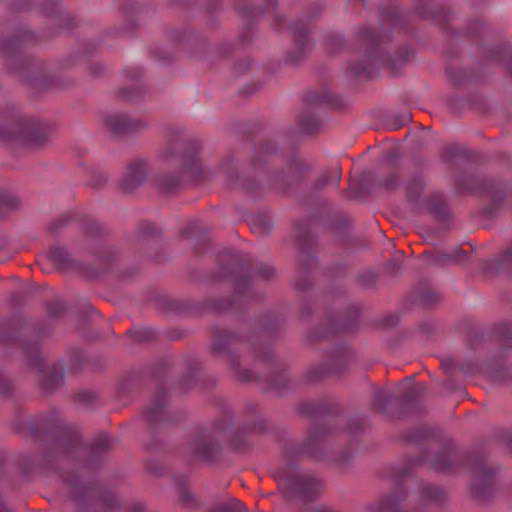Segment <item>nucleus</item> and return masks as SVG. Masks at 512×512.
Wrapping results in <instances>:
<instances>
[{"instance_id":"9d476101","label":"nucleus","mask_w":512,"mask_h":512,"mask_svg":"<svg viewBox=\"0 0 512 512\" xmlns=\"http://www.w3.org/2000/svg\"><path fill=\"white\" fill-rule=\"evenodd\" d=\"M327 432L328 429L325 425H315L309 432L304 444L301 447H297L294 453L297 455L318 457L320 455V446Z\"/></svg>"},{"instance_id":"09e8293b","label":"nucleus","mask_w":512,"mask_h":512,"mask_svg":"<svg viewBox=\"0 0 512 512\" xmlns=\"http://www.w3.org/2000/svg\"><path fill=\"white\" fill-rule=\"evenodd\" d=\"M249 280L246 278L238 277L235 280V290L237 294H241L248 286Z\"/></svg>"},{"instance_id":"49530a36","label":"nucleus","mask_w":512,"mask_h":512,"mask_svg":"<svg viewBox=\"0 0 512 512\" xmlns=\"http://www.w3.org/2000/svg\"><path fill=\"white\" fill-rule=\"evenodd\" d=\"M12 391V384L0 374V395H9Z\"/></svg>"},{"instance_id":"e2e57ef3","label":"nucleus","mask_w":512,"mask_h":512,"mask_svg":"<svg viewBox=\"0 0 512 512\" xmlns=\"http://www.w3.org/2000/svg\"><path fill=\"white\" fill-rule=\"evenodd\" d=\"M132 92L130 89H121L117 92V97L119 99H128L129 94Z\"/></svg>"},{"instance_id":"69168bd1","label":"nucleus","mask_w":512,"mask_h":512,"mask_svg":"<svg viewBox=\"0 0 512 512\" xmlns=\"http://www.w3.org/2000/svg\"><path fill=\"white\" fill-rule=\"evenodd\" d=\"M194 381V378L193 376H190L188 379L186 380H183L182 383H181V387L183 390H186L188 389L189 385H190V382L192 383Z\"/></svg>"},{"instance_id":"bb28decb","label":"nucleus","mask_w":512,"mask_h":512,"mask_svg":"<svg viewBox=\"0 0 512 512\" xmlns=\"http://www.w3.org/2000/svg\"><path fill=\"white\" fill-rule=\"evenodd\" d=\"M299 126L307 134H313L319 127L318 120L311 115H302L298 120Z\"/></svg>"},{"instance_id":"7c9ffc66","label":"nucleus","mask_w":512,"mask_h":512,"mask_svg":"<svg viewBox=\"0 0 512 512\" xmlns=\"http://www.w3.org/2000/svg\"><path fill=\"white\" fill-rule=\"evenodd\" d=\"M340 180H341V168L339 166H336L333 169H331L330 171H328L327 175H325L323 178H321L320 184L326 185L329 183H331V184L333 183L336 186H338L340 183Z\"/></svg>"},{"instance_id":"473e14b6","label":"nucleus","mask_w":512,"mask_h":512,"mask_svg":"<svg viewBox=\"0 0 512 512\" xmlns=\"http://www.w3.org/2000/svg\"><path fill=\"white\" fill-rule=\"evenodd\" d=\"M17 205L18 200L14 196L0 193V216H2L6 210L13 209Z\"/></svg>"},{"instance_id":"13d9d810","label":"nucleus","mask_w":512,"mask_h":512,"mask_svg":"<svg viewBox=\"0 0 512 512\" xmlns=\"http://www.w3.org/2000/svg\"><path fill=\"white\" fill-rule=\"evenodd\" d=\"M398 322V318L394 315H388L385 319H384V322L383 324L385 326H394L396 325Z\"/></svg>"},{"instance_id":"864d4df0","label":"nucleus","mask_w":512,"mask_h":512,"mask_svg":"<svg viewBox=\"0 0 512 512\" xmlns=\"http://www.w3.org/2000/svg\"><path fill=\"white\" fill-rule=\"evenodd\" d=\"M256 356L261 361H268L272 358L271 351L268 348H265L264 351L257 350L255 348Z\"/></svg>"},{"instance_id":"8fccbe9b","label":"nucleus","mask_w":512,"mask_h":512,"mask_svg":"<svg viewBox=\"0 0 512 512\" xmlns=\"http://www.w3.org/2000/svg\"><path fill=\"white\" fill-rule=\"evenodd\" d=\"M68 218V215L61 216L50 225L49 229L52 232H56L60 227H62L68 222Z\"/></svg>"},{"instance_id":"37998d69","label":"nucleus","mask_w":512,"mask_h":512,"mask_svg":"<svg viewBox=\"0 0 512 512\" xmlns=\"http://www.w3.org/2000/svg\"><path fill=\"white\" fill-rule=\"evenodd\" d=\"M269 384L274 389H283L287 384V379L284 375L280 374L268 380Z\"/></svg>"},{"instance_id":"4c0bfd02","label":"nucleus","mask_w":512,"mask_h":512,"mask_svg":"<svg viewBox=\"0 0 512 512\" xmlns=\"http://www.w3.org/2000/svg\"><path fill=\"white\" fill-rule=\"evenodd\" d=\"M495 333L501 339H509L512 337V326L507 323H501L496 326Z\"/></svg>"},{"instance_id":"72a5a7b5","label":"nucleus","mask_w":512,"mask_h":512,"mask_svg":"<svg viewBox=\"0 0 512 512\" xmlns=\"http://www.w3.org/2000/svg\"><path fill=\"white\" fill-rule=\"evenodd\" d=\"M321 410L322 406L314 401H307L299 404V412L304 415H317Z\"/></svg>"},{"instance_id":"b1692460","label":"nucleus","mask_w":512,"mask_h":512,"mask_svg":"<svg viewBox=\"0 0 512 512\" xmlns=\"http://www.w3.org/2000/svg\"><path fill=\"white\" fill-rule=\"evenodd\" d=\"M113 447L111 438L107 435H100L91 447V454L94 456L101 455L102 453L110 450Z\"/></svg>"},{"instance_id":"603ef678","label":"nucleus","mask_w":512,"mask_h":512,"mask_svg":"<svg viewBox=\"0 0 512 512\" xmlns=\"http://www.w3.org/2000/svg\"><path fill=\"white\" fill-rule=\"evenodd\" d=\"M357 314H358V312L355 313L353 321H350L349 323L342 325L341 327L334 330L333 333H347V332L352 331L354 328V325H355V320H356Z\"/></svg>"},{"instance_id":"20e7f679","label":"nucleus","mask_w":512,"mask_h":512,"mask_svg":"<svg viewBox=\"0 0 512 512\" xmlns=\"http://www.w3.org/2000/svg\"><path fill=\"white\" fill-rule=\"evenodd\" d=\"M239 341V336L222 329H215L212 350L214 352H227V357L231 370L234 372L235 377L240 382H251L254 376L248 370H240L239 363L235 356L232 355L230 347Z\"/></svg>"},{"instance_id":"338daca9","label":"nucleus","mask_w":512,"mask_h":512,"mask_svg":"<svg viewBox=\"0 0 512 512\" xmlns=\"http://www.w3.org/2000/svg\"><path fill=\"white\" fill-rule=\"evenodd\" d=\"M143 511H144V507L142 504L137 503L132 506L131 512H143Z\"/></svg>"},{"instance_id":"4468645a","label":"nucleus","mask_w":512,"mask_h":512,"mask_svg":"<svg viewBox=\"0 0 512 512\" xmlns=\"http://www.w3.org/2000/svg\"><path fill=\"white\" fill-rule=\"evenodd\" d=\"M304 100L309 105H322L326 104L332 108H340L341 100L327 91H310L305 94Z\"/></svg>"},{"instance_id":"a19ab883","label":"nucleus","mask_w":512,"mask_h":512,"mask_svg":"<svg viewBox=\"0 0 512 512\" xmlns=\"http://www.w3.org/2000/svg\"><path fill=\"white\" fill-rule=\"evenodd\" d=\"M328 373L329 371H327L324 367L318 366L309 370L308 378L311 381H317L323 378Z\"/></svg>"},{"instance_id":"5701e85b","label":"nucleus","mask_w":512,"mask_h":512,"mask_svg":"<svg viewBox=\"0 0 512 512\" xmlns=\"http://www.w3.org/2000/svg\"><path fill=\"white\" fill-rule=\"evenodd\" d=\"M180 181L176 177L162 176L157 178L156 186L162 192L166 194L173 193L179 187Z\"/></svg>"},{"instance_id":"680f3d73","label":"nucleus","mask_w":512,"mask_h":512,"mask_svg":"<svg viewBox=\"0 0 512 512\" xmlns=\"http://www.w3.org/2000/svg\"><path fill=\"white\" fill-rule=\"evenodd\" d=\"M90 71L92 75L98 76L102 73L103 67L101 65L94 64L90 66Z\"/></svg>"},{"instance_id":"e433bc0d","label":"nucleus","mask_w":512,"mask_h":512,"mask_svg":"<svg viewBox=\"0 0 512 512\" xmlns=\"http://www.w3.org/2000/svg\"><path fill=\"white\" fill-rule=\"evenodd\" d=\"M256 274L264 280H269L274 277L275 269L270 265L260 264L256 270Z\"/></svg>"},{"instance_id":"ddd939ff","label":"nucleus","mask_w":512,"mask_h":512,"mask_svg":"<svg viewBox=\"0 0 512 512\" xmlns=\"http://www.w3.org/2000/svg\"><path fill=\"white\" fill-rule=\"evenodd\" d=\"M459 460L460 457L458 453L450 449L438 454L432 466L436 471L451 473L455 470V466Z\"/></svg>"},{"instance_id":"c9c22d12","label":"nucleus","mask_w":512,"mask_h":512,"mask_svg":"<svg viewBox=\"0 0 512 512\" xmlns=\"http://www.w3.org/2000/svg\"><path fill=\"white\" fill-rule=\"evenodd\" d=\"M443 156L447 159L463 156L468 157L467 151L458 145H448L444 148Z\"/></svg>"},{"instance_id":"6e6d98bb","label":"nucleus","mask_w":512,"mask_h":512,"mask_svg":"<svg viewBox=\"0 0 512 512\" xmlns=\"http://www.w3.org/2000/svg\"><path fill=\"white\" fill-rule=\"evenodd\" d=\"M104 506L107 510L112 509L113 505L115 504V496L112 494H109L104 497Z\"/></svg>"},{"instance_id":"f704fd0d","label":"nucleus","mask_w":512,"mask_h":512,"mask_svg":"<svg viewBox=\"0 0 512 512\" xmlns=\"http://www.w3.org/2000/svg\"><path fill=\"white\" fill-rule=\"evenodd\" d=\"M512 264V244L500 255V257L493 261L491 265L496 268H505Z\"/></svg>"},{"instance_id":"58836bf2","label":"nucleus","mask_w":512,"mask_h":512,"mask_svg":"<svg viewBox=\"0 0 512 512\" xmlns=\"http://www.w3.org/2000/svg\"><path fill=\"white\" fill-rule=\"evenodd\" d=\"M139 231L144 236H156L159 232L157 226L150 222H142L139 225Z\"/></svg>"},{"instance_id":"6e6552de","label":"nucleus","mask_w":512,"mask_h":512,"mask_svg":"<svg viewBox=\"0 0 512 512\" xmlns=\"http://www.w3.org/2000/svg\"><path fill=\"white\" fill-rule=\"evenodd\" d=\"M106 128L114 135H124L138 131L146 123L139 119H129L121 114L109 115L104 120Z\"/></svg>"},{"instance_id":"9b49d317","label":"nucleus","mask_w":512,"mask_h":512,"mask_svg":"<svg viewBox=\"0 0 512 512\" xmlns=\"http://www.w3.org/2000/svg\"><path fill=\"white\" fill-rule=\"evenodd\" d=\"M192 453L197 459L212 462L219 453V446L211 435L201 434L195 438Z\"/></svg>"},{"instance_id":"412c9836","label":"nucleus","mask_w":512,"mask_h":512,"mask_svg":"<svg viewBox=\"0 0 512 512\" xmlns=\"http://www.w3.org/2000/svg\"><path fill=\"white\" fill-rule=\"evenodd\" d=\"M423 180L420 177L414 178L406 186V198L411 203H416L423 191Z\"/></svg>"},{"instance_id":"0e129e2a","label":"nucleus","mask_w":512,"mask_h":512,"mask_svg":"<svg viewBox=\"0 0 512 512\" xmlns=\"http://www.w3.org/2000/svg\"><path fill=\"white\" fill-rule=\"evenodd\" d=\"M232 307V303L229 300H225L223 304L219 305L217 308L221 311L229 310Z\"/></svg>"},{"instance_id":"0eeeda50","label":"nucleus","mask_w":512,"mask_h":512,"mask_svg":"<svg viewBox=\"0 0 512 512\" xmlns=\"http://www.w3.org/2000/svg\"><path fill=\"white\" fill-rule=\"evenodd\" d=\"M468 181L472 182L473 185L466 187L463 183H459V191L462 193H485L490 196L491 207L489 209V213L492 214L500 206L504 199L503 190L492 181H475L472 179Z\"/></svg>"},{"instance_id":"5fc2aeb1","label":"nucleus","mask_w":512,"mask_h":512,"mask_svg":"<svg viewBox=\"0 0 512 512\" xmlns=\"http://www.w3.org/2000/svg\"><path fill=\"white\" fill-rule=\"evenodd\" d=\"M310 286V281L308 278H305L303 280H297L295 283L296 289L299 291H304Z\"/></svg>"},{"instance_id":"ea45409f","label":"nucleus","mask_w":512,"mask_h":512,"mask_svg":"<svg viewBox=\"0 0 512 512\" xmlns=\"http://www.w3.org/2000/svg\"><path fill=\"white\" fill-rule=\"evenodd\" d=\"M47 312L52 317H58L64 312V305L59 301L48 303Z\"/></svg>"},{"instance_id":"c03bdc74","label":"nucleus","mask_w":512,"mask_h":512,"mask_svg":"<svg viewBox=\"0 0 512 512\" xmlns=\"http://www.w3.org/2000/svg\"><path fill=\"white\" fill-rule=\"evenodd\" d=\"M179 498H180V501L185 505V506H190L193 504L194 500H193V497L192 495L190 494V492L188 491L187 488L185 487H181L180 490H179Z\"/></svg>"},{"instance_id":"f3484780","label":"nucleus","mask_w":512,"mask_h":512,"mask_svg":"<svg viewBox=\"0 0 512 512\" xmlns=\"http://www.w3.org/2000/svg\"><path fill=\"white\" fill-rule=\"evenodd\" d=\"M406 498L403 491H398L396 495L381 499L378 505L371 509V512H400V503Z\"/></svg>"},{"instance_id":"dca6fc26","label":"nucleus","mask_w":512,"mask_h":512,"mask_svg":"<svg viewBox=\"0 0 512 512\" xmlns=\"http://www.w3.org/2000/svg\"><path fill=\"white\" fill-rule=\"evenodd\" d=\"M199 149V144L193 142L191 145L192 153L185 154L184 167L190 173L191 177L199 181L202 179V166L200 161L196 158V151Z\"/></svg>"},{"instance_id":"f8f14e48","label":"nucleus","mask_w":512,"mask_h":512,"mask_svg":"<svg viewBox=\"0 0 512 512\" xmlns=\"http://www.w3.org/2000/svg\"><path fill=\"white\" fill-rule=\"evenodd\" d=\"M308 32V27L303 22H297L293 26V38L297 49V56H289V61L291 63H299L306 55L309 48Z\"/></svg>"},{"instance_id":"de8ad7c7","label":"nucleus","mask_w":512,"mask_h":512,"mask_svg":"<svg viewBox=\"0 0 512 512\" xmlns=\"http://www.w3.org/2000/svg\"><path fill=\"white\" fill-rule=\"evenodd\" d=\"M232 446L235 450L242 451L246 448V441L242 435L237 434L232 438Z\"/></svg>"},{"instance_id":"c756f323","label":"nucleus","mask_w":512,"mask_h":512,"mask_svg":"<svg viewBox=\"0 0 512 512\" xmlns=\"http://www.w3.org/2000/svg\"><path fill=\"white\" fill-rule=\"evenodd\" d=\"M73 399L85 405H93L98 401V396L93 391H82L74 394Z\"/></svg>"},{"instance_id":"7ed1b4c3","label":"nucleus","mask_w":512,"mask_h":512,"mask_svg":"<svg viewBox=\"0 0 512 512\" xmlns=\"http://www.w3.org/2000/svg\"><path fill=\"white\" fill-rule=\"evenodd\" d=\"M467 464L474 468L472 495L478 501H486L493 492L495 469L488 467L483 459L476 455L467 458Z\"/></svg>"},{"instance_id":"1a4fd4ad","label":"nucleus","mask_w":512,"mask_h":512,"mask_svg":"<svg viewBox=\"0 0 512 512\" xmlns=\"http://www.w3.org/2000/svg\"><path fill=\"white\" fill-rule=\"evenodd\" d=\"M146 172V165L143 161L134 160L130 162L125 176L120 181V190L124 193H130L135 190L145 179Z\"/></svg>"},{"instance_id":"774afa93","label":"nucleus","mask_w":512,"mask_h":512,"mask_svg":"<svg viewBox=\"0 0 512 512\" xmlns=\"http://www.w3.org/2000/svg\"><path fill=\"white\" fill-rule=\"evenodd\" d=\"M301 512H336V511H332L330 509H327V508H320V509H317V510H314V511H306V510H303Z\"/></svg>"},{"instance_id":"a878e982","label":"nucleus","mask_w":512,"mask_h":512,"mask_svg":"<svg viewBox=\"0 0 512 512\" xmlns=\"http://www.w3.org/2000/svg\"><path fill=\"white\" fill-rule=\"evenodd\" d=\"M424 390L425 386L422 383H413L402 393V401L405 403L413 402Z\"/></svg>"},{"instance_id":"2eb2a0df","label":"nucleus","mask_w":512,"mask_h":512,"mask_svg":"<svg viewBox=\"0 0 512 512\" xmlns=\"http://www.w3.org/2000/svg\"><path fill=\"white\" fill-rule=\"evenodd\" d=\"M165 403L166 391L164 389H160L155 395L153 406L145 410V418L152 423L161 421L164 416Z\"/></svg>"},{"instance_id":"423d86ee","label":"nucleus","mask_w":512,"mask_h":512,"mask_svg":"<svg viewBox=\"0 0 512 512\" xmlns=\"http://www.w3.org/2000/svg\"><path fill=\"white\" fill-rule=\"evenodd\" d=\"M220 276L225 279L235 274H240L251 268V259L247 255L232 252H223L219 255Z\"/></svg>"},{"instance_id":"f257e3e1","label":"nucleus","mask_w":512,"mask_h":512,"mask_svg":"<svg viewBox=\"0 0 512 512\" xmlns=\"http://www.w3.org/2000/svg\"><path fill=\"white\" fill-rule=\"evenodd\" d=\"M274 478L287 497L295 496L306 501H314L324 488L320 480L309 475H288L278 471Z\"/></svg>"},{"instance_id":"393cba45","label":"nucleus","mask_w":512,"mask_h":512,"mask_svg":"<svg viewBox=\"0 0 512 512\" xmlns=\"http://www.w3.org/2000/svg\"><path fill=\"white\" fill-rule=\"evenodd\" d=\"M127 335L138 342H150L156 338L155 331L150 328L131 329L127 332Z\"/></svg>"},{"instance_id":"c85d7f7f","label":"nucleus","mask_w":512,"mask_h":512,"mask_svg":"<svg viewBox=\"0 0 512 512\" xmlns=\"http://www.w3.org/2000/svg\"><path fill=\"white\" fill-rule=\"evenodd\" d=\"M348 71L350 74L358 78L371 79L373 77L370 64L368 62L352 65L348 68Z\"/></svg>"},{"instance_id":"cd10ccee","label":"nucleus","mask_w":512,"mask_h":512,"mask_svg":"<svg viewBox=\"0 0 512 512\" xmlns=\"http://www.w3.org/2000/svg\"><path fill=\"white\" fill-rule=\"evenodd\" d=\"M214 512H246V508L239 500L231 499L216 506Z\"/></svg>"},{"instance_id":"6ab92c4d","label":"nucleus","mask_w":512,"mask_h":512,"mask_svg":"<svg viewBox=\"0 0 512 512\" xmlns=\"http://www.w3.org/2000/svg\"><path fill=\"white\" fill-rule=\"evenodd\" d=\"M427 206L429 210L437 217L443 218L446 215L447 205L444 196L440 193L432 194L428 201Z\"/></svg>"},{"instance_id":"4be33fe9","label":"nucleus","mask_w":512,"mask_h":512,"mask_svg":"<svg viewBox=\"0 0 512 512\" xmlns=\"http://www.w3.org/2000/svg\"><path fill=\"white\" fill-rule=\"evenodd\" d=\"M296 238L303 251L313 245V239L306 224H296Z\"/></svg>"},{"instance_id":"a18cd8bd","label":"nucleus","mask_w":512,"mask_h":512,"mask_svg":"<svg viewBox=\"0 0 512 512\" xmlns=\"http://www.w3.org/2000/svg\"><path fill=\"white\" fill-rule=\"evenodd\" d=\"M426 436V432L423 429H416L412 433L406 436L405 441L417 442Z\"/></svg>"},{"instance_id":"bf43d9fd","label":"nucleus","mask_w":512,"mask_h":512,"mask_svg":"<svg viewBox=\"0 0 512 512\" xmlns=\"http://www.w3.org/2000/svg\"><path fill=\"white\" fill-rule=\"evenodd\" d=\"M106 181H107V178L104 175H100L99 181H95V180L91 181V186L95 187V188H99L102 185H104L106 183Z\"/></svg>"},{"instance_id":"2f4dec72","label":"nucleus","mask_w":512,"mask_h":512,"mask_svg":"<svg viewBox=\"0 0 512 512\" xmlns=\"http://www.w3.org/2000/svg\"><path fill=\"white\" fill-rule=\"evenodd\" d=\"M389 400V397L386 395L383 391H377L374 395V399L372 402V408L373 410L377 412H384L386 409L387 402Z\"/></svg>"},{"instance_id":"39448f33","label":"nucleus","mask_w":512,"mask_h":512,"mask_svg":"<svg viewBox=\"0 0 512 512\" xmlns=\"http://www.w3.org/2000/svg\"><path fill=\"white\" fill-rule=\"evenodd\" d=\"M25 352L30 365L43 374L40 380L43 390L54 391L63 383V370L60 366L53 364L50 369L44 371V361L37 346H28Z\"/></svg>"},{"instance_id":"79ce46f5","label":"nucleus","mask_w":512,"mask_h":512,"mask_svg":"<svg viewBox=\"0 0 512 512\" xmlns=\"http://www.w3.org/2000/svg\"><path fill=\"white\" fill-rule=\"evenodd\" d=\"M398 183H399L398 174L392 173L384 179L382 186L387 190H392L398 185Z\"/></svg>"},{"instance_id":"4d7b16f0","label":"nucleus","mask_w":512,"mask_h":512,"mask_svg":"<svg viewBox=\"0 0 512 512\" xmlns=\"http://www.w3.org/2000/svg\"><path fill=\"white\" fill-rule=\"evenodd\" d=\"M436 300V294L434 292H428L422 296V301L426 304H432Z\"/></svg>"},{"instance_id":"a211bd4d","label":"nucleus","mask_w":512,"mask_h":512,"mask_svg":"<svg viewBox=\"0 0 512 512\" xmlns=\"http://www.w3.org/2000/svg\"><path fill=\"white\" fill-rule=\"evenodd\" d=\"M48 257L50 261L60 270L67 269L71 265L69 255L63 248H50Z\"/></svg>"},{"instance_id":"052dcab7","label":"nucleus","mask_w":512,"mask_h":512,"mask_svg":"<svg viewBox=\"0 0 512 512\" xmlns=\"http://www.w3.org/2000/svg\"><path fill=\"white\" fill-rule=\"evenodd\" d=\"M18 42V39H13L11 41H8L7 43H4L0 46V50L3 52H7L10 47L14 46Z\"/></svg>"},{"instance_id":"f03ea898","label":"nucleus","mask_w":512,"mask_h":512,"mask_svg":"<svg viewBox=\"0 0 512 512\" xmlns=\"http://www.w3.org/2000/svg\"><path fill=\"white\" fill-rule=\"evenodd\" d=\"M3 141L19 140L26 145L40 147L48 139V130L43 124L26 120L16 121L12 124V131H0Z\"/></svg>"},{"instance_id":"3c124183","label":"nucleus","mask_w":512,"mask_h":512,"mask_svg":"<svg viewBox=\"0 0 512 512\" xmlns=\"http://www.w3.org/2000/svg\"><path fill=\"white\" fill-rule=\"evenodd\" d=\"M242 10V14L244 17H247V18H255L257 17L258 15H260L261 11L254 8V7H242L241 8Z\"/></svg>"},{"instance_id":"aec40b11","label":"nucleus","mask_w":512,"mask_h":512,"mask_svg":"<svg viewBox=\"0 0 512 512\" xmlns=\"http://www.w3.org/2000/svg\"><path fill=\"white\" fill-rule=\"evenodd\" d=\"M422 498L425 502L440 504L446 499V495L443 489L427 484L422 488Z\"/></svg>"}]
</instances>
